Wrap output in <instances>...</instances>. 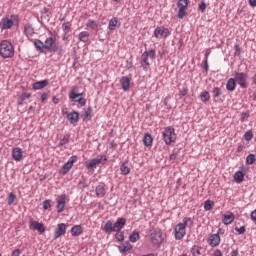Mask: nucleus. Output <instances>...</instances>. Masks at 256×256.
Returning a JSON list of instances; mask_svg holds the SVG:
<instances>
[{"label": "nucleus", "instance_id": "4c0bfd02", "mask_svg": "<svg viewBox=\"0 0 256 256\" xmlns=\"http://www.w3.org/2000/svg\"><path fill=\"white\" fill-rule=\"evenodd\" d=\"M256 161V155L255 154H249L246 157V165H254Z\"/></svg>", "mask_w": 256, "mask_h": 256}, {"label": "nucleus", "instance_id": "6e6552de", "mask_svg": "<svg viewBox=\"0 0 256 256\" xmlns=\"http://www.w3.org/2000/svg\"><path fill=\"white\" fill-rule=\"evenodd\" d=\"M177 7L179 9L177 13L178 19H185L187 15L186 9L189 7V0H178Z\"/></svg>", "mask_w": 256, "mask_h": 256}, {"label": "nucleus", "instance_id": "0eeeda50", "mask_svg": "<svg viewBox=\"0 0 256 256\" xmlns=\"http://www.w3.org/2000/svg\"><path fill=\"white\" fill-rule=\"evenodd\" d=\"M150 241L152 245H161L163 243V233L159 229L150 231Z\"/></svg>", "mask_w": 256, "mask_h": 256}, {"label": "nucleus", "instance_id": "72a5a7b5", "mask_svg": "<svg viewBox=\"0 0 256 256\" xmlns=\"http://www.w3.org/2000/svg\"><path fill=\"white\" fill-rule=\"evenodd\" d=\"M117 23H119V19H117V17H113L112 19H110L108 23L109 31H115L117 29Z\"/></svg>", "mask_w": 256, "mask_h": 256}, {"label": "nucleus", "instance_id": "864d4df0", "mask_svg": "<svg viewBox=\"0 0 256 256\" xmlns=\"http://www.w3.org/2000/svg\"><path fill=\"white\" fill-rule=\"evenodd\" d=\"M244 139L245 141H251V139H253V132L248 131L244 134Z\"/></svg>", "mask_w": 256, "mask_h": 256}, {"label": "nucleus", "instance_id": "f3484780", "mask_svg": "<svg viewBox=\"0 0 256 256\" xmlns=\"http://www.w3.org/2000/svg\"><path fill=\"white\" fill-rule=\"evenodd\" d=\"M12 157L14 159V161H21V159H23V149L16 147L12 150Z\"/></svg>", "mask_w": 256, "mask_h": 256}, {"label": "nucleus", "instance_id": "20e7f679", "mask_svg": "<svg viewBox=\"0 0 256 256\" xmlns=\"http://www.w3.org/2000/svg\"><path fill=\"white\" fill-rule=\"evenodd\" d=\"M44 49H46V51H49V53H57L58 55H62L63 53V47L58 46L57 42H55V39H53V37L46 38L44 42Z\"/></svg>", "mask_w": 256, "mask_h": 256}, {"label": "nucleus", "instance_id": "a19ab883", "mask_svg": "<svg viewBox=\"0 0 256 256\" xmlns=\"http://www.w3.org/2000/svg\"><path fill=\"white\" fill-rule=\"evenodd\" d=\"M17 199V195L15 193L11 192L7 197V203L8 205H13L15 203V200Z\"/></svg>", "mask_w": 256, "mask_h": 256}, {"label": "nucleus", "instance_id": "473e14b6", "mask_svg": "<svg viewBox=\"0 0 256 256\" xmlns=\"http://www.w3.org/2000/svg\"><path fill=\"white\" fill-rule=\"evenodd\" d=\"M83 233V229L81 228V225H75L71 228V234L72 237H79Z\"/></svg>", "mask_w": 256, "mask_h": 256}, {"label": "nucleus", "instance_id": "13d9d810", "mask_svg": "<svg viewBox=\"0 0 256 256\" xmlns=\"http://www.w3.org/2000/svg\"><path fill=\"white\" fill-rule=\"evenodd\" d=\"M188 92L189 88L184 87L182 90H180V95H182V97H185V95H187Z\"/></svg>", "mask_w": 256, "mask_h": 256}, {"label": "nucleus", "instance_id": "49530a36", "mask_svg": "<svg viewBox=\"0 0 256 256\" xmlns=\"http://www.w3.org/2000/svg\"><path fill=\"white\" fill-rule=\"evenodd\" d=\"M214 99H217L221 96V88L215 87L212 91Z\"/></svg>", "mask_w": 256, "mask_h": 256}, {"label": "nucleus", "instance_id": "09e8293b", "mask_svg": "<svg viewBox=\"0 0 256 256\" xmlns=\"http://www.w3.org/2000/svg\"><path fill=\"white\" fill-rule=\"evenodd\" d=\"M241 55V46L239 44H236L234 46V56L239 57Z\"/></svg>", "mask_w": 256, "mask_h": 256}, {"label": "nucleus", "instance_id": "338daca9", "mask_svg": "<svg viewBox=\"0 0 256 256\" xmlns=\"http://www.w3.org/2000/svg\"><path fill=\"white\" fill-rule=\"evenodd\" d=\"M251 219L256 222V210L251 212Z\"/></svg>", "mask_w": 256, "mask_h": 256}, {"label": "nucleus", "instance_id": "0e129e2a", "mask_svg": "<svg viewBox=\"0 0 256 256\" xmlns=\"http://www.w3.org/2000/svg\"><path fill=\"white\" fill-rule=\"evenodd\" d=\"M19 255H21V250L19 249H16L12 252V256H19Z\"/></svg>", "mask_w": 256, "mask_h": 256}, {"label": "nucleus", "instance_id": "423d86ee", "mask_svg": "<svg viewBox=\"0 0 256 256\" xmlns=\"http://www.w3.org/2000/svg\"><path fill=\"white\" fill-rule=\"evenodd\" d=\"M247 78L248 75L245 72H235L234 81L241 87V89H247Z\"/></svg>", "mask_w": 256, "mask_h": 256}, {"label": "nucleus", "instance_id": "a878e982", "mask_svg": "<svg viewBox=\"0 0 256 256\" xmlns=\"http://www.w3.org/2000/svg\"><path fill=\"white\" fill-rule=\"evenodd\" d=\"M24 33L26 35V37L31 38L33 37V35H35V28H33V25L31 24H26L24 26Z\"/></svg>", "mask_w": 256, "mask_h": 256}, {"label": "nucleus", "instance_id": "e433bc0d", "mask_svg": "<svg viewBox=\"0 0 256 256\" xmlns=\"http://www.w3.org/2000/svg\"><path fill=\"white\" fill-rule=\"evenodd\" d=\"M140 236H139V232L134 231L130 236H129V241L131 243H137V241H139Z\"/></svg>", "mask_w": 256, "mask_h": 256}, {"label": "nucleus", "instance_id": "f257e3e1", "mask_svg": "<svg viewBox=\"0 0 256 256\" xmlns=\"http://www.w3.org/2000/svg\"><path fill=\"white\" fill-rule=\"evenodd\" d=\"M193 225V220L189 217L183 218V223H178L174 228V235L176 241H181L185 235H187V227H191Z\"/></svg>", "mask_w": 256, "mask_h": 256}, {"label": "nucleus", "instance_id": "6ab92c4d", "mask_svg": "<svg viewBox=\"0 0 256 256\" xmlns=\"http://www.w3.org/2000/svg\"><path fill=\"white\" fill-rule=\"evenodd\" d=\"M79 92V87H73L72 90L69 93V99H71V101H75V99H79L81 97H83V93H78Z\"/></svg>", "mask_w": 256, "mask_h": 256}, {"label": "nucleus", "instance_id": "c85d7f7f", "mask_svg": "<svg viewBox=\"0 0 256 256\" xmlns=\"http://www.w3.org/2000/svg\"><path fill=\"white\" fill-rule=\"evenodd\" d=\"M92 113H93V109L91 107L84 109V113L81 115L83 121H91L93 117L91 115Z\"/></svg>", "mask_w": 256, "mask_h": 256}, {"label": "nucleus", "instance_id": "2eb2a0df", "mask_svg": "<svg viewBox=\"0 0 256 256\" xmlns=\"http://www.w3.org/2000/svg\"><path fill=\"white\" fill-rule=\"evenodd\" d=\"M30 229H32V231H38L39 233H45L46 230L45 225L37 221H30Z\"/></svg>", "mask_w": 256, "mask_h": 256}, {"label": "nucleus", "instance_id": "b1692460", "mask_svg": "<svg viewBox=\"0 0 256 256\" xmlns=\"http://www.w3.org/2000/svg\"><path fill=\"white\" fill-rule=\"evenodd\" d=\"M235 221V214L229 213V214H224L222 218V223L224 225H231Z\"/></svg>", "mask_w": 256, "mask_h": 256}, {"label": "nucleus", "instance_id": "aec40b11", "mask_svg": "<svg viewBox=\"0 0 256 256\" xmlns=\"http://www.w3.org/2000/svg\"><path fill=\"white\" fill-rule=\"evenodd\" d=\"M47 85H49V80H42V81L33 83L32 88L34 89V91H39L41 89H45Z\"/></svg>", "mask_w": 256, "mask_h": 256}, {"label": "nucleus", "instance_id": "a18cd8bd", "mask_svg": "<svg viewBox=\"0 0 256 256\" xmlns=\"http://www.w3.org/2000/svg\"><path fill=\"white\" fill-rule=\"evenodd\" d=\"M74 103H78L81 107H85L87 105V100L83 97L76 98L75 100H72Z\"/></svg>", "mask_w": 256, "mask_h": 256}, {"label": "nucleus", "instance_id": "4be33fe9", "mask_svg": "<svg viewBox=\"0 0 256 256\" xmlns=\"http://www.w3.org/2000/svg\"><path fill=\"white\" fill-rule=\"evenodd\" d=\"M69 123H71V125H73L74 123H78L79 122V112L73 110L72 112H70L68 114L67 117Z\"/></svg>", "mask_w": 256, "mask_h": 256}, {"label": "nucleus", "instance_id": "69168bd1", "mask_svg": "<svg viewBox=\"0 0 256 256\" xmlns=\"http://www.w3.org/2000/svg\"><path fill=\"white\" fill-rule=\"evenodd\" d=\"M213 256H223V253H221V250L217 249V250H215V252L213 253Z\"/></svg>", "mask_w": 256, "mask_h": 256}, {"label": "nucleus", "instance_id": "7ed1b4c3", "mask_svg": "<svg viewBox=\"0 0 256 256\" xmlns=\"http://www.w3.org/2000/svg\"><path fill=\"white\" fill-rule=\"evenodd\" d=\"M107 163V156L98 155L96 158L88 160L85 162V167L88 171H95L97 165H105Z\"/></svg>", "mask_w": 256, "mask_h": 256}, {"label": "nucleus", "instance_id": "6e6d98bb", "mask_svg": "<svg viewBox=\"0 0 256 256\" xmlns=\"http://www.w3.org/2000/svg\"><path fill=\"white\" fill-rule=\"evenodd\" d=\"M235 231L237 233H239V235H243V233H245L246 229H245V226H241L240 228L239 227H235Z\"/></svg>", "mask_w": 256, "mask_h": 256}, {"label": "nucleus", "instance_id": "de8ad7c7", "mask_svg": "<svg viewBox=\"0 0 256 256\" xmlns=\"http://www.w3.org/2000/svg\"><path fill=\"white\" fill-rule=\"evenodd\" d=\"M87 27H90V29H97V23H95L94 20L89 19L86 24Z\"/></svg>", "mask_w": 256, "mask_h": 256}, {"label": "nucleus", "instance_id": "a211bd4d", "mask_svg": "<svg viewBox=\"0 0 256 256\" xmlns=\"http://www.w3.org/2000/svg\"><path fill=\"white\" fill-rule=\"evenodd\" d=\"M125 225H127V220L125 218H118L114 223L115 232L121 231Z\"/></svg>", "mask_w": 256, "mask_h": 256}, {"label": "nucleus", "instance_id": "e2e57ef3", "mask_svg": "<svg viewBox=\"0 0 256 256\" xmlns=\"http://www.w3.org/2000/svg\"><path fill=\"white\" fill-rule=\"evenodd\" d=\"M70 113H69V109H67V108H63L62 109V115H63V117H68V115H69Z\"/></svg>", "mask_w": 256, "mask_h": 256}, {"label": "nucleus", "instance_id": "39448f33", "mask_svg": "<svg viewBox=\"0 0 256 256\" xmlns=\"http://www.w3.org/2000/svg\"><path fill=\"white\" fill-rule=\"evenodd\" d=\"M163 139L166 145H171L172 143H175V139H176L175 128L173 127L165 128L163 132Z\"/></svg>", "mask_w": 256, "mask_h": 256}, {"label": "nucleus", "instance_id": "1a4fd4ad", "mask_svg": "<svg viewBox=\"0 0 256 256\" xmlns=\"http://www.w3.org/2000/svg\"><path fill=\"white\" fill-rule=\"evenodd\" d=\"M2 29H11L12 25H19V16L11 15V19L3 18L1 20Z\"/></svg>", "mask_w": 256, "mask_h": 256}, {"label": "nucleus", "instance_id": "5701e85b", "mask_svg": "<svg viewBox=\"0 0 256 256\" xmlns=\"http://www.w3.org/2000/svg\"><path fill=\"white\" fill-rule=\"evenodd\" d=\"M123 91H129L131 87V80L127 76H123L120 80Z\"/></svg>", "mask_w": 256, "mask_h": 256}, {"label": "nucleus", "instance_id": "5fc2aeb1", "mask_svg": "<svg viewBox=\"0 0 256 256\" xmlns=\"http://www.w3.org/2000/svg\"><path fill=\"white\" fill-rule=\"evenodd\" d=\"M249 117H250V114H249V112H242V114H241V121H242V123L243 122H245V120L246 119H249Z\"/></svg>", "mask_w": 256, "mask_h": 256}, {"label": "nucleus", "instance_id": "774afa93", "mask_svg": "<svg viewBox=\"0 0 256 256\" xmlns=\"http://www.w3.org/2000/svg\"><path fill=\"white\" fill-rule=\"evenodd\" d=\"M230 256H239V250H233V251L230 253Z\"/></svg>", "mask_w": 256, "mask_h": 256}, {"label": "nucleus", "instance_id": "052dcab7", "mask_svg": "<svg viewBox=\"0 0 256 256\" xmlns=\"http://www.w3.org/2000/svg\"><path fill=\"white\" fill-rule=\"evenodd\" d=\"M204 71L207 73L209 71V60H204V66H203Z\"/></svg>", "mask_w": 256, "mask_h": 256}, {"label": "nucleus", "instance_id": "4d7b16f0", "mask_svg": "<svg viewBox=\"0 0 256 256\" xmlns=\"http://www.w3.org/2000/svg\"><path fill=\"white\" fill-rule=\"evenodd\" d=\"M62 29L63 31H69V29H71V26H69V22L63 23Z\"/></svg>", "mask_w": 256, "mask_h": 256}, {"label": "nucleus", "instance_id": "9b49d317", "mask_svg": "<svg viewBox=\"0 0 256 256\" xmlns=\"http://www.w3.org/2000/svg\"><path fill=\"white\" fill-rule=\"evenodd\" d=\"M169 35H171V32H169V30L165 27H157L154 30V37H156V39H160V38L167 39Z\"/></svg>", "mask_w": 256, "mask_h": 256}, {"label": "nucleus", "instance_id": "79ce46f5", "mask_svg": "<svg viewBox=\"0 0 256 256\" xmlns=\"http://www.w3.org/2000/svg\"><path fill=\"white\" fill-rule=\"evenodd\" d=\"M191 254L193 256H199L201 255V247L197 246V245H194L192 248H191Z\"/></svg>", "mask_w": 256, "mask_h": 256}, {"label": "nucleus", "instance_id": "cd10ccee", "mask_svg": "<svg viewBox=\"0 0 256 256\" xmlns=\"http://www.w3.org/2000/svg\"><path fill=\"white\" fill-rule=\"evenodd\" d=\"M143 144L145 147H153V136L149 133L144 134Z\"/></svg>", "mask_w": 256, "mask_h": 256}, {"label": "nucleus", "instance_id": "8fccbe9b", "mask_svg": "<svg viewBox=\"0 0 256 256\" xmlns=\"http://www.w3.org/2000/svg\"><path fill=\"white\" fill-rule=\"evenodd\" d=\"M144 53H147L148 57H150V59H155L157 53L155 52L154 49H151V50H148V51H145Z\"/></svg>", "mask_w": 256, "mask_h": 256}, {"label": "nucleus", "instance_id": "680f3d73", "mask_svg": "<svg viewBox=\"0 0 256 256\" xmlns=\"http://www.w3.org/2000/svg\"><path fill=\"white\" fill-rule=\"evenodd\" d=\"M177 157H179V154L178 153H172L170 155V161H175L177 159Z\"/></svg>", "mask_w": 256, "mask_h": 256}, {"label": "nucleus", "instance_id": "c756f323", "mask_svg": "<svg viewBox=\"0 0 256 256\" xmlns=\"http://www.w3.org/2000/svg\"><path fill=\"white\" fill-rule=\"evenodd\" d=\"M236 87H237V82L235 81V78H229L226 82L227 91H235Z\"/></svg>", "mask_w": 256, "mask_h": 256}, {"label": "nucleus", "instance_id": "412c9836", "mask_svg": "<svg viewBox=\"0 0 256 256\" xmlns=\"http://www.w3.org/2000/svg\"><path fill=\"white\" fill-rule=\"evenodd\" d=\"M141 67H143L144 71H149V57L147 52L141 55Z\"/></svg>", "mask_w": 256, "mask_h": 256}, {"label": "nucleus", "instance_id": "f8f14e48", "mask_svg": "<svg viewBox=\"0 0 256 256\" xmlns=\"http://www.w3.org/2000/svg\"><path fill=\"white\" fill-rule=\"evenodd\" d=\"M66 199H67V195L65 194H62L58 197L57 205H56L57 213H63L65 211Z\"/></svg>", "mask_w": 256, "mask_h": 256}, {"label": "nucleus", "instance_id": "ea45409f", "mask_svg": "<svg viewBox=\"0 0 256 256\" xmlns=\"http://www.w3.org/2000/svg\"><path fill=\"white\" fill-rule=\"evenodd\" d=\"M213 205H215V202H213L212 200H206L204 203L205 211H211V209H213Z\"/></svg>", "mask_w": 256, "mask_h": 256}, {"label": "nucleus", "instance_id": "c03bdc74", "mask_svg": "<svg viewBox=\"0 0 256 256\" xmlns=\"http://www.w3.org/2000/svg\"><path fill=\"white\" fill-rule=\"evenodd\" d=\"M115 239L118 241V242H123L125 241V233L119 231V232H116L115 234Z\"/></svg>", "mask_w": 256, "mask_h": 256}, {"label": "nucleus", "instance_id": "7c9ffc66", "mask_svg": "<svg viewBox=\"0 0 256 256\" xmlns=\"http://www.w3.org/2000/svg\"><path fill=\"white\" fill-rule=\"evenodd\" d=\"M34 46L39 53H45V43L43 41L39 39L34 40Z\"/></svg>", "mask_w": 256, "mask_h": 256}, {"label": "nucleus", "instance_id": "393cba45", "mask_svg": "<svg viewBox=\"0 0 256 256\" xmlns=\"http://www.w3.org/2000/svg\"><path fill=\"white\" fill-rule=\"evenodd\" d=\"M132 248L133 247L131 246V243L129 241H125L120 246H118L120 253H127L131 251Z\"/></svg>", "mask_w": 256, "mask_h": 256}, {"label": "nucleus", "instance_id": "37998d69", "mask_svg": "<svg viewBox=\"0 0 256 256\" xmlns=\"http://www.w3.org/2000/svg\"><path fill=\"white\" fill-rule=\"evenodd\" d=\"M200 99L203 103H207V101H209V99H211V95H209V92L204 91L201 95H200Z\"/></svg>", "mask_w": 256, "mask_h": 256}, {"label": "nucleus", "instance_id": "58836bf2", "mask_svg": "<svg viewBox=\"0 0 256 256\" xmlns=\"http://www.w3.org/2000/svg\"><path fill=\"white\" fill-rule=\"evenodd\" d=\"M71 138V135L66 134L64 137L60 140L58 147H63V145H67L69 143V139Z\"/></svg>", "mask_w": 256, "mask_h": 256}, {"label": "nucleus", "instance_id": "2f4dec72", "mask_svg": "<svg viewBox=\"0 0 256 256\" xmlns=\"http://www.w3.org/2000/svg\"><path fill=\"white\" fill-rule=\"evenodd\" d=\"M234 181L235 183H243V181H245V174L243 171H237L234 174Z\"/></svg>", "mask_w": 256, "mask_h": 256}, {"label": "nucleus", "instance_id": "9d476101", "mask_svg": "<svg viewBox=\"0 0 256 256\" xmlns=\"http://www.w3.org/2000/svg\"><path fill=\"white\" fill-rule=\"evenodd\" d=\"M74 163H77V156H71L67 163L62 166V175H67L73 169Z\"/></svg>", "mask_w": 256, "mask_h": 256}, {"label": "nucleus", "instance_id": "c9c22d12", "mask_svg": "<svg viewBox=\"0 0 256 256\" xmlns=\"http://www.w3.org/2000/svg\"><path fill=\"white\" fill-rule=\"evenodd\" d=\"M120 171H121L122 175H129V173H131V168H129V164L127 162H124L120 166Z\"/></svg>", "mask_w": 256, "mask_h": 256}, {"label": "nucleus", "instance_id": "3c124183", "mask_svg": "<svg viewBox=\"0 0 256 256\" xmlns=\"http://www.w3.org/2000/svg\"><path fill=\"white\" fill-rule=\"evenodd\" d=\"M43 209H45V210L51 209V200L50 199H46L43 201Z\"/></svg>", "mask_w": 256, "mask_h": 256}, {"label": "nucleus", "instance_id": "4468645a", "mask_svg": "<svg viewBox=\"0 0 256 256\" xmlns=\"http://www.w3.org/2000/svg\"><path fill=\"white\" fill-rule=\"evenodd\" d=\"M221 243V236L219 234H212L208 239L210 247H219Z\"/></svg>", "mask_w": 256, "mask_h": 256}, {"label": "nucleus", "instance_id": "603ef678", "mask_svg": "<svg viewBox=\"0 0 256 256\" xmlns=\"http://www.w3.org/2000/svg\"><path fill=\"white\" fill-rule=\"evenodd\" d=\"M199 11L201 13H205V9H207V4H205V1H201V3L198 6Z\"/></svg>", "mask_w": 256, "mask_h": 256}, {"label": "nucleus", "instance_id": "bb28decb", "mask_svg": "<svg viewBox=\"0 0 256 256\" xmlns=\"http://www.w3.org/2000/svg\"><path fill=\"white\" fill-rule=\"evenodd\" d=\"M95 192L97 197H105L107 195V189L103 184L96 186Z\"/></svg>", "mask_w": 256, "mask_h": 256}, {"label": "nucleus", "instance_id": "ddd939ff", "mask_svg": "<svg viewBox=\"0 0 256 256\" xmlns=\"http://www.w3.org/2000/svg\"><path fill=\"white\" fill-rule=\"evenodd\" d=\"M65 233H67V225H65V223H60L55 229L54 238L59 239V237H62V235H65Z\"/></svg>", "mask_w": 256, "mask_h": 256}, {"label": "nucleus", "instance_id": "bf43d9fd", "mask_svg": "<svg viewBox=\"0 0 256 256\" xmlns=\"http://www.w3.org/2000/svg\"><path fill=\"white\" fill-rule=\"evenodd\" d=\"M30 98H31V94H29V93H23L21 95V100L22 101H25V99H30Z\"/></svg>", "mask_w": 256, "mask_h": 256}, {"label": "nucleus", "instance_id": "dca6fc26", "mask_svg": "<svg viewBox=\"0 0 256 256\" xmlns=\"http://www.w3.org/2000/svg\"><path fill=\"white\" fill-rule=\"evenodd\" d=\"M102 231L106 232L108 235L115 233V226L113 225V221L108 220L102 227Z\"/></svg>", "mask_w": 256, "mask_h": 256}, {"label": "nucleus", "instance_id": "f03ea898", "mask_svg": "<svg viewBox=\"0 0 256 256\" xmlns=\"http://www.w3.org/2000/svg\"><path fill=\"white\" fill-rule=\"evenodd\" d=\"M15 55V48H13V44L7 40H3L0 43V56L3 59H11Z\"/></svg>", "mask_w": 256, "mask_h": 256}, {"label": "nucleus", "instance_id": "f704fd0d", "mask_svg": "<svg viewBox=\"0 0 256 256\" xmlns=\"http://www.w3.org/2000/svg\"><path fill=\"white\" fill-rule=\"evenodd\" d=\"M78 39L82 43H87V41H89V32H87V31L80 32L78 35Z\"/></svg>", "mask_w": 256, "mask_h": 256}]
</instances>
